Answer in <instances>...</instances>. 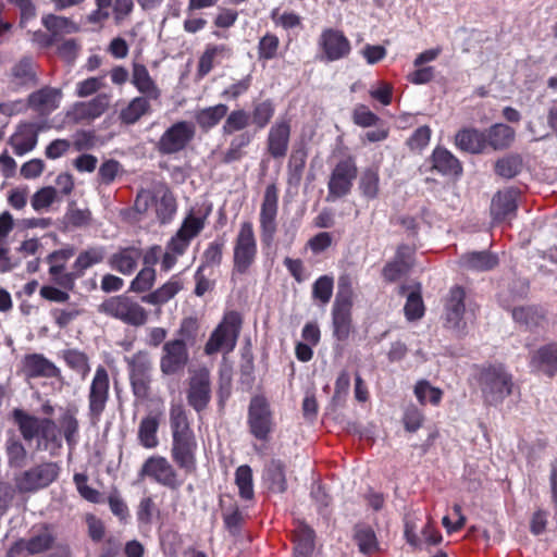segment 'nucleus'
Masks as SVG:
<instances>
[{
    "mask_svg": "<svg viewBox=\"0 0 557 557\" xmlns=\"http://www.w3.org/2000/svg\"><path fill=\"white\" fill-rule=\"evenodd\" d=\"M256 137V132L245 131L232 135L227 149L223 152L222 162L231 164L240 161L247 154V148Z\"/></svg>",
    "mask_w": 557,
    "mask_h": 557,
    "instance_id": "obj_34",
    "label": "nucleus"
},
{
    "mask_svg": "<svg viewBox=\"0 0 557 557\" xmlns=\"http://www.w3.org/2000/svg\"><path fill=\"white\" fill-rule=\"evenodd\" d=\"M466 290L461 286H453L445 300V327L453 330L458 336L466 334L463 321Z\"/></svg>",
    "mask_w": 557,
    "mask_h": 557,
    "instance_id": "obj_18",
    "label": "nucleus"
},
{
    "mask_svg": "<svg viewBox=\"0 0 557 557\" xmlns=\"http://www.w3.org/2000/svg\"><path fill=\"white\" fill-rule=\"evenodd\" d=\"M77 411L76 407H69L59 419L64 440L70 448H74L78 443L79 423L76 418Z\"/></svg>",
    "mask_w": 557,
    "mask_h": 557,
    "instance_id": "obj_51",
    "label": "nucleus"
},
{
    "mask_svg": "<svg viewBox=\"0 0 557 557\" xmlns=\"http://www.w3.org/2000/svg\"><path fill=\"white\" fill-rule=\"evenodd\" d=\"M132 84L141 96L158 100L161 96V90L152 79L146 65L141 63H133L132 67Z\"/></svg>",
    "mask_w": 557,
    "mask_h": 557,
    "instance_id": "obj_32",
    "label": "nucleus"
},
{
    "mask_svg": "<svg viewBox=\"0 0 557 557\" xmlns=\"http://www.w3.org/2000/svg\"><path fill=\"white\" fill-rule=\"evenodd\" d=\"M59 472L60 467L57 462H42L24 471L16 484L23 492H35L53 483L58 479Z\"/></svg>",
    "mask_w": 557,
    "mask_h": 557,
    "instance_id": "obj_17",
    "label": "nucleus"
},
{
    "mask_svg": "<svg viewBox=\"0 0 557 557\" xmlns=\"http://www.w3.org/2000/svg\"><path fill=\"white\" fill-rule=\"evenodd\" d=\"M61 358L69 369L85 380L90 373L89 357L77 348H67L61 351Z\"/></svg>",
    "mask_w": 557,
    "mask_h": 557,
    "instance_id": "obj_45",
    "label": "nucleus"
},
{
    "mask_svg": "<svg viewBox=\"0 0 557 557\" xmlns=\"http://www.w3.org/2000/svg\"><path fill=\"white\" fill-rule=\"evenodd\" d=\"M189 362L187 344L183 339H170L162 346L160 370L163 375L172 376L184 372Z\"/></svg>",
    "mask_w": 557,
    "mask_h": 557,
    "instance_id": "obj_16",
    "label": "nucleus"
},
{
    "mask_svg": "<svg viewBox=\"0 0 557 557\" xmlns=\"http://www.w3.org/2000/svg\"><path fill=\"white\" fill-rule=\"evenodd\" d=\"M227 111L228 107L225 103L210 106L197 111L195 121L202 132L208 133L225 120Z\"/></svg>",
    "mask_w": 557,
    "mask_h": 557,
    "instance_id": "obj_42",
    "label": "nucleus"
},
{
    "mask_svg": "<svg viewBox=\"0 0 557 557\" xmlns=\"http://www.w3.org/2000/svg\"><path fill=\"white\" fill-rule=\"evenodd\" d=\"M358 168L351 156L341 159L333 168L327 182L326 201H335L350 194Z\"/></svg>",
    "mask_w": 557,
    "mask_h": 557,
    "instance_id": "obj_11",
    "label": "nucleus"
},
{
    "mask_svg": "<svg viewBox=\"0 0 557 557\" xmlns=\"http://www.w3.org/2000/svg\"><path fill=\"white\" fill-rule=\"evenodd\" d=\"M405 537L407 543L414 549H423L428 546L438 545L443 540L440 530L431 520L426 521L420 535L417 533L414 523L407 520L405 524Z\"/></svg>",
    "mask_w": 557,
    "mask_h": 557,
    "instance_id": "obj_24",
    "label": "nucleus"
},
{
    "mask_svg": "<svg viewBox=\"0 0 557 557\" xmlns=\"http://www.w3.org/2000/svg\"><path fill=\"white\" fill-rule=\"evenodd\" d=\"M139 479L148 478L152 482L172 491L177 492L184 484V479L178 474L174 466L163 456L153 455L148 457L139 472Z\"/></svg>",
    "mask_w": 557,
    "mask_h": 557,
    "instance_id": "obj_7",
    "label": "nucleus"
},
{
    "mask_svg": "<svg viewBox=\"0 0 557 557\" xmlns=\"http://www.w3.org/2000/svg\"><path fill=\"white\" fill-rule=\"evenodd\" d=\"M21 373L25 379H57L62 380L61 370L45 355L39 352L26 354L21 360Z\"/></svg>",
    "mask_w": 557,
    "mask_h": 557,
    "instance_id": "obj_20",
    "label": "nucleus"
},
{
    "mask_svg": "<svg viewBox=\"0 0 557 557\" xmlns=\"http://www.w3.org/2000/svg\"><path fill=\"white\" fill-rule=\"evenodd\" d=\"M379 186H380V175L377 169H367L363 171L359 188L361 190V194L369 198L374 199L379 194Z\"/></svg>",
    "mask_w": 557,
    "mask_h": 557,
    "instance_id": "obj_62",
    "label": "nucleus"
},
{
    "mask_svg": "<svg viewBox=\"0 0 557 557\" xmlns=\"http://www.w3.org/2000/svg\"><path fill=\"white\" fill-rule=\"evenodd\" d=\"M294 557H311L314 550V531L306 525H299L293 534Z\"/></svg>",
    "mask_w": 557,
    "mask_h": 557,
    "instance_id": "obj_49",
    "label": "nucleus"
},
{
    "mask_svg": "<svg viewBox=\"0 0 557 557\" xmlns=\"http://www.w3.org/2000/svg\"><path fill=\"white\" fill-rule=\"evenodd\" d=\"M319 60L335 62L349 57L351 44L345 33L338 28H323L318 38Z\"/></svg>",
    "mask_w": 557,
    "mask_h": 557,
    "instance_id": "obj_14",
    "label": "nucleus"
},
{
    "mask_svg": "<svg viewBox=\"0 0 557 557\" xmlns=\"http://www.w3.org/2000/svg\"><path fill=\"white\" fill-rule=\"evenodd\" d=\"M276 111V106L273 99L267 98L259 101H253L251 106L250 120L253 132L264 129L273 120Z\"/></svg>",
    "mask_w": 557,
    "mask_h": 557,
    "instance_id": "obj_40",
    "label": "nucleus"
},
{
    "mask_svg": "<svg viewBox=\"0 0 557 557\" xmlns=\"http://www.w3.org/2000/svg\"><path fill=\"white\" fill-rule=\"evenodd\" d=\"M280 48V38L273 33H265L258 42L257 52L258 60L267 62L277 57Z\"/></svg>",
    "mask_w": 557,
    "mask_h": 557,
    "instance_id": "obj_60",
    "label": "nucleus"
},
{
    "mask_svg": "<svg viewBox=\"0 0 557 557\" xmlns=\"http://www.w3.org/2000/svg\"><path fill=\"white\" fill-rule=\"evenodd\" d=\"M170 428L172 432L171 458L185 475L197 471V440L191 429L186 409L182 404L170 408Z\"/></svg>",
    "mask_w": 557,
    "mask_h": 557,
    "instance_id": "obj_1",
    "label": "nucleus"
},
{
    "mask_svg": "<svg viewBox=\"0 0 557 557\" xmlns=\"http://www.w3.org/2000/svg\"><path fill=\"white\" fill-rule=\"evenodd\" d=\"M307 157L308 152L305 147H299L292 151L287 163L288 183L300 182L306 168Z\"/></svg>",
    "mask_w": 557,
    "mask_h": 557,
    "instance_id": "obj_58",
    "label": "nucleus"
},
{
    "mask_svg": "<svg viewBox=\"0 0 557 557\" xmlns=\"http://www.w3.org/2000/svg\"><path fill=\"white\" fill-rule=\"evenodd\" d=\"M257 255L258 246L253 224L250 221H244L234 240L233 275L247 274L256 262Z\"/></svg>",
    "mask_w": 557,
    "mask_h": 557,
    "instance_id": "obj_6",
    "label": "nucleus"
},
{
    "mask_svg": "<svg viewBox=\"0 0 557 557\" xmlns=\"http://www.w3.org/2000/svg\"><path fill=\"white\" fill-rule=\"evenodd\" d=\"M75 255V248L67 246L50 252L46 261L50 264L49 275L57 286L64 288L62 277L66 275L65 272L66 262Z\"/></svg>",
    "mask_w": 557,
    "mask_h": 557,
    "instance_id": "obj_35",
    "label": "nucleus"
},
{
    "mask_svg": "<svg viewBox=\"0 0 557 557\" xmlns=\"http://www.w3.org/2000/svg\"><path fill=\"white\" fill-rule=\"evenodd\" d=\"M157 278L156 270L152 267H144L131 282L129 290L136 294L149 292Z\"/></svg>",
    "mask_w": 557,
    "mask_h": 557,
    "instance_id": "obj_61",
    "label": "nucleus"
},
{
    "mask_svg": "<svg viewBox=\"0 0 557 557\" xmlns=\"http://www.w3.org/2000/svg\"><path fill=\"white\" fill-rule=\"evenodd\" d=\"M196 125L186 120L176 121L169 126L156 144L161 156H172L184 151L195 139Z\"/></svg>",
    "mask_w": 557,
    "mask_h": 557,
    "instance_id": "obj_9",
    "label": "nucleus"
},
{
    "mask_svg": "<svg viewBox=\"0 0 557 557\" xmlns=\"http://www.w3.org/2000/svg\"><path fill=\"white\" fill-rule=\"evenodd\" d=\"M104 256L106 250L103 247H89L81 251L72 265V271L62 277L64 289L74 290L76 280L83 277L89 268L101 263L104 260Z\"/></svg>",
    "mask_w": 557,
    "mask_h": 557,
    "instance_id": "obj_19",
    "label": "nucleus"
},
{
    "mask_svg": "<svg viewBox=\"0 0 557 557\" xmlns=\"http://www.w3.org/2000/svg\"><path fill=\"white\" fill-rule=\"evenodd\" d=\"M487 147L494 150H503L508 148L515 139V131L512 127L504 123L492 125L486 132Z\"/></svg>",
    "mask_w": 557,
    "mask_h": 557,
    "instance_id": "obj_46",
    "label": "nucleus"
},
{
    "mask_svg": "<svg viewBox=\"0 0 557 557\" xmlns=\"http://www.w3.org/2000/svg\"><path fill=\"white\" fill-rule=\"evenodd\" d=\"M100 313L120 320L131 326H143L149 319V312L136 299L125 294L111 296L98 307Z\"/></svg>",
    "mask_w": 557,
    "mask_h": 557,
    "instance_id": "obj_5",
    "label": "nucleus"
},
{
    "mask_svg": "<svg viewBox=\"0 0 557 557\" xmlns=\"http://www.w3.org/2000/svg\"><path fill=\"white\" fill-rule=\"evenodd\" d=\"M520 190L509 187L495 194L491 203V214L495 223L510 221L517 214Z\"/></svg>",
    "mask_w": 557,
    "mask_h": 557,
    "instance_id": "obj_22",
    "label": "nucleus"
},
{
    "mask_svg": "<svg viewBox=\"0 0 557 557\" xmlns=\"http://www.w3.org/2000/svg\"><path fill=\"white\" fill-rule=\"evenodd\" d=\"M247 424L249 432L259 441L267 442L273 431V413L263 395L251 397L248 406Z\"/></svg>",
    "mask_w": 557,
    "mask_h": 557,
    "instance_id": "obj_13",
    "label": "nucleus"
},
{
    "mask_svg": "<svg viewBox=\"0 0 557 557\" xmlns=\"http://www.w3.org/2000/svg\"><path fill=\"white\" fill-rule=\"evenodd\" d=\"M20 542L29 555H37L49 550L53 543L54 536L47 530L30 536L29 539H20Z\"/></svg>",
    "mask_w": 557,
    "mask_h": 557,
    "instance_id": "obj_57",
    "label": "nucleus"
},
{
    "mask_svg": "<svg viewBox=\"0 0 557 557\" xmlns=\"http://www.w3.org/2000/svg\"><path fill=\"white\" fill-rule=\"evenodd\" d=\"M224 246L225 243L223 238H216L209 243L203 251L202 261L199 267H203V269L208 267H219L222 263Z\"/></svg>",
    "mask_w": 557,
    "mask_h": 557,
    "instance_id": "obj_63",
    "label": "nucleus"
},
{
    "mask_svg": "<svg viewBox=\"0 0 557 557\" xmlns=\"http://www.w3.org/2000/svg\"><path fill=\"white\" fill-rule=\"evenodd\" d=\"M132 392L136 398L146 399L150 394L152 362L147 350L125 357Z\"/></svg>",
    "mask_w": 557,
    "mask_h": 557,
    "instance_id": "obj_10",
    "label": "nucleus"
},
{
    "mask_svg": "<svg viewBox=\"0 0 557 557\" xmlns=\"http://www.w3.org/2000/svg\"><path fill=\"white\" fill-rule=\"evenodd\" d=\"M476 381L487 405L496 406L512 392V375L502 363L478 368Z\"/></svg>",
    "mask_w": 557,
    "mask_h": 557,
    "instance_id": "obj_2",
    "label": "nucleus"
},
{
    "mask_svg": "<svg viewBox=\"0 0 557 557\" xmlns=\"http://www.w3.org/2000/svg\"><path fill=\"white\" fill-rule=\"evenodd\" d=\"M231 48L226 45H208L200 55L197 67V76L203 78L214 67V61L218 57H230Z\"/></svg>",
    "mask_w": 557,
    "mask_h": 557,
    "instance_id": "obj_50",
    "label": "nucleus"
},
{
    "mask_svg": "<svg viewBox=\"0 0 557 557\" xmlns=\"http://www.w3.org/2000/svg\"><path fill=\"white\" fill-rule=\"evenodd\" d=\"M162 419L161 410H151L144 417L138 426L137 437L141 446L145 448H154L159 444L157 436L159 425Z\"/></svg>",
    "mask_w": 557,
    "mask_h": 557,
    "instance_id": "obj_31",
    "label": "nucleus"
},
{
    "mask_svg": "<svg viewBox=\"0 0 557 557\" xmlns=\"http://www.w3.org/2000/svg\"><path fill=\"white\" fill-rule=\"evenodd\" d=\"M242 329V314L235 310L226 311L205 344V354L212 356L220 351L232 352L237 346Z\"/></svg>",
    "mask_w": 557,
    "mask_h": 557,
    "instance_id": "obj_4",
    "label": "nucleus"
},
{
    "mask_svg": "<svg viewBox=\"0 0 557 557\" xmlns=\"http://www.w3.org/2000/svg\"><path fill=\"white\" fill-rule=\"evenodd\" d=\"M334 280L332 276L322 275L318 277L312 285V297L326 305L333 295Z\"/></svg>",
    "mask_w": 557,
    "mask_h": 557,
    "instance_id": "obj_64",
    "label": "nucleus"
},
{
    "mask_svg": "<svg viewBox=\"0 0 557 557\" xmlns=\"http://www.w3.org/2000/svg\"><path fill=\"white\" fill-rule=\"evenodd\" d=\"M184 288L181 274L172 275L157 289L144 295L141 301L151 306H162L173 299Z\"/></svg>",
    "mask_w": 557,
    "mask_h": 557,
    "instance_id": "obj_27",
    "label": "nucleus"
},
{
    "mask_svg": "<svg viewBox=\"0 0 557 557\" xmlns=\"http://www.w3.org/2000/svg\"><path fill=\"white\" fill-rule=\"evenodd\" d=\"M110 399V376L104 366L99 364L90 381L87 394L88 419L97 425L107 409Z\"/></svg>",
    "mask_w": 557,
    "mask_h": 557,
    "instance_id": "obj_8",
    "label": "nucleus"
},
{
    "mask_svg": "<svg viewBox=\"0 0 557 557\" xmlns=\"http://www.w3.org/2000/svg\"><path fill=\"white\" fill-rule=\"evenodd\" d=\"M354 290L348 276H341L332 307V331L338 342H346L352 331Z\"/></svg>",
    "mask_w": 557,
    "mask_h": 557,
    "instance_id": "obj_3",
    "label": "nucleus"
},
{
    "mask_svg": "<svg viewBox=\"0 0 557 557\" xmlns=\"http://www.w3.org/2000/svg\"><path fill=\"white\" fill-rule=\"evenodd\" d=\"M156 215L160 224H169L177 210L176 198L172 190L164 186L163 193L159 199L156 198Z\"/></svg>",
    "mask_w": 557,
    "mask_h": 557,
    "instance_id": "obj_54",
    "label": "nucleus"
},
{
    "mask_svg": "<svg viewBox=\"0 0 557 557\" xmlns=\"http://www.w3.org/2000/svg\"><path fill=\"white\" fill-rule=\"evenodd\" d=\"M150 100L152 99L146 96H137L133 98L128 104L120 111V122L125 125H133L144 115L151 113Z\"/></svg>",
    "mask_w": 557,
    "mask_h": 557,
    "instance_id": "obj_41",
    "label": "nucleus"
},
{
    "mask_svg": "<svg viewBox=\"0 0 557 557\" xmlns=\"http://www.w3.org/2000/svg\"><path fill=\"white\" fill-rule=\"evenodd\" d=\"M11 416L23 440L26 442H32L38 435L45 441H58V436L54 433L53 420L49 418L39 419L21 408H14Z\"/></svg>",
    "mask_w": 557,
    "mask_h": 557,
    "instance_id": "obj_12",
    "label": "nucleus"
},
{
    "mask_svg": "<svg viewBox=\"0 0 557 557\" xmlns=\"http://www.w3.org/2000/svg\"><path fill=\"white\" fill-rule=\"evenodd\" d=\"M11 84L14 89L30 87L37 84V75L29 58L21 59L11 70Z\"/></svg>",
    "mask_w": 557,
    "mask_h": 557,
    "instance_id": "obj_44",
    "label": "nucleus"
},
{
    "mask_svg": "<svg viewBox=\"0 0 557 557\" xmlns=\"http://www.w3.org/2000/svg\"><path fill=\"white\" fill-rule=\"evenodd\" d=\"M61 92L59 89L46 86L28 96V107L40 114H49L59 107Z\"/></svg>",
    "mask_w": 557,
    "mask_h": 557,
    "instance_id": "obj_30",
    "label": "nucleus"
},
{
    "mask_svg": "<svg viewBox=\"0 0 557 557\" xmlns=\"http://www.w3.org/2000/svg\"><path fill=\"white\" fill-rule=\"evenodd\" d=\"M42 129L40 125L28 123L18 127L10 138V144L16 156H24L32 151L38 143V133Z\"/></svg>",
    "mask_w": 557,
    "mask_h": 557,
    "instance_id": "obj_28",
    "label": "nucleus"
},
{
    "mask_svg": "<svg viewBox=\"0 0 557 557\" xmlns=\"http://www.w3.org/2000/svg\"><path fill=\"white\" fill-rule=\"evenodd\" d=\"M456 146L466 152L478 154L485 150L487 140L485 132L476 128H462L455 137Z\"/></svg>",
    "mask_w": 557,
    "mask_h": 557,
    "instance_id": "obj_33",
    "label": "nucleus"
},
{
    "mask_svg": "<svg viewBox=\"0 0 557 557\" xmlns=\"http://www.w3.org/2000/svg\"><path fill=\"white\" fill-rule=\"evenodd\" d=\"M42 25L58 40L62 35L77 33L79 26L73 20L55 14H46L41 18Z\"/></svg>",
    "mask_w": 557,
    "mask_h": 557,
    "instance_id": "obj_52",
    "label": "nucleus"
},
{
    "mask_svg": "<svg viewBox=\"0 0 557 557\" xmlns=\"http://www.w3.org/2000/svg\"><path fill=\"white\" fill-rule=\"evenodd\" d=\"M354 540L363 554H371L379 549V542L374 530L367 524L358 523L355 527Z\"/></svg>",
    "mask_w": 557,
    "mask_h": 557,
    "instance_id": "obj_55",
    "label": "nucleus"
},
{
    "mask_svg": "<svg viewBox=\"0 0 557 557\" xmlns=\"http://www.w3.org/2000/svg\"><path fill=\"white\" fill-rule=\"evenodd\" d=\"M249 111H246L243 108L227 111V115L225 116L224 123L222 125V135L223 136H232L234 134H238L245 131H249L248 127L251 126Z\"/></svg>",
    "mask_w": 557,
    "mask_h": 557,
    "instance_id": "obj_48",
    "label": "nucleus"
},
{
    "mask_svg": "<svg viewBox=\"0 0 557 557\" xmlns=\"http://www.w3.org/2000/svg\"><path fill=\"white\" fill-rule=\"evenodd\" d=\"M431 160L433 170L443 176L458 177L462 174L461 162L446 148L436 147Z\"/></svg>",
    "mask_w": 557,
    "mask_h": 557,
    "instance_id": "obj_29",
    "label": "nucleus"
},
{
    "mask_svg": "<svg viewBox=\"0 0 557 557\" xmlns=\"http://www.w3.org/2000/svg\"><path fill=\"white\" fill-rule=\"evenodd\" d=\"M414 396L420 405L438 406L443 398V391L431 385L428 380H419L413 388Z\"/></svg>",
    "mask_w": 557,
    "mask_h": 557,
    "instance_id": "obj_56",
    "label": "nucleus"
},
{
    "mask_svg": "<svg viewBox=\"0 0 557 557\" xmlns=\"http://www.w3.org/2000/svg\"><path fill=\"white\" fill-rule=\"evenodd\" d=\"M4 453L9 468L22 469L27 465L28 453L22 440L14 432H9L7 435Z\"/></svg>",
    "mask_w": 557,
    "mask_h": 557,
    "instance_id": "obj_38",
    "label": "nucleus"
},
{
    "mask_svg": "<svg viewBox=\"0 0 557 557\" xmlns=\"http://www.w3.org/2000/svg\"><path fill=\"white\" fill-rule=\"evenodd\" d=\"M292 135V123L286 117L277 119L269 128L265 146L267 151L273 159L286 157Z\"/></svg>",
    "mask_w": 557,
    "mask_h": 557,
    "instance_id": "obj_21",
    "label": "nucleus"
},
{
    "mask_svg": "<svg viewBox=\"0 0 557 557\" xmlns=\"http://www.w3.org/2000/svg\"><path fill=\"white\" fill-rule=\"evenodd\" d=\"M530 368L553 377L557 373V342L534 350L530 356Z\"/></svg>",
    "mask_w": 557,
    "mask_h": 557,
    "instance_id": "obj_26",
    "label": "nucleus"
},
{
    "mask_svg": "<svg viewBox=\"0 0 557 557\" xmlns=\"http://www.w3.org/2000/svg\"><path fill=\"white\" fill-rule=\"evenodd\" d=\"M235 484L240 498L251 500L255 496L252 470L250 466H239L235 471Z\"/></svg>",
    "mask_w": 557,
    "mask_h": 557,
    "instance_id": "obj_59",
    "label": "nucleus"
},
{
    "mask_svg": "<svg viewBox=\"0 0 557 557\" xmlns=\"http://www.w3.org/2000/svg\"><path fill=\"white\" fill-rule=\"evenodd\" d=\"M414 250L408 245L398 247L395 259L385 264V278L395 281L405 275L413 262Z\"/></svg>",
    "mask_w": 557,
    "mask_h": 557,
    "instance_id": "obj_36",
    "label": "nucleus"
},
{
    "mask_svg": "<svg viewBox=\"0 0 557 557\" xmlns=\"http://www.w3.org/2000/svg\"><path fill=\"white\" fill-rule=\"evenodd\" d=\"M513 320L527 330L541 326L545 319L544 310L535 306L517 307L511 310Z\"/></svg>",
    "mask_w": 557,
    "mask_h": 557,
    "instance_id": "obj_53",
    "label": "nucleus"
},
{
    "mask_svg": "<svg viewBox=\"0 0 557 557\" xmlns=\"http://www.w3.org/2000/svg\"><path fill=\"white\" fill-rule=\"evenodd\" d=\"M139 258L140 251L128 247L113 253L109 259V265L123 275H131L136 270Z\"/></svg>",
    "mask_w": 557,
    "mask_h": 557,
    "instance_id": "obj_43",
    "label": "nucleus"
},
{
    "mask_svg": "<svg viewBox=\"0 0 557 557\" xmlns=\"http://www.w3.org/2000/svg\"><path fill=\"white\" fill-rule=\"evenodd\" d=\"M498 256L487 250L467 252L460 258V264L463 268L476 272L491 271L498 265Z\"/></svg>",
    "mask_w": 557,
    "mask_h": 557,
    "instance_id": "obj_37",
    "label": "nucleus"
},
{
    "mask_svg": "<svg viewBox=\"0 0 557 557\" xmlns=\"http://www.w3.org/2000/svg\"><path fill=\"white\" fill-rule=\"evenodd\" d=\"M398 294L406 297V304L404 307L406 319L408 321L420 320L425 312L421 284L412 282L410 284L400 285Z\"/></svg>",
    "mask_w": 557,
    "mask_h": 557,
    "instance_id": "obj_25",
    "label": "nucleus"
},
{
    "mask_svg": "<svg viewBox=\"0 0 557 557\" xmlns=\"http://www.w3.org/2000/svg\"><path fill=\"white\" fill-rule=\"evenodd\" d=\"M278 211V188L275 183L265 187L260 208V233L261 239L270 244L277 230L276 216Z\"/></svg>",
    "mask_w": 557,
    "mask_h": 557,
    "instance_id": "obj_15",
    "label": "nucleus"
},
{
    "mask_svg": "<svg viewBox=\"0 0 557 557\" xmlns=\"http://www.w3.org/2000/svg\"><path fill=\"white\" fill-rule=\"evenodd\" d=\"M211 400V381L209 371H198L189 382L187 403L197 412L203 411Z\"/></svg>",
    "mask_w": 557,
    "mask_h": 557,
    "instance_id": "obj_23",
    "label": "nucleus"
},
{
    "mask_svg": "<svg viewBox=\"0 0 557 557\" xmlns=\"http://www.w3.org/2000/svg\"><path fill=\"white\" fill-rule=\"evenodd\" d=\"M286 466L280 459H272L264 470V479L269 490L274 493H284L287 490Z\"/></svg>",
    "mask_w": 557,
    "mask_h": 557,
    "instance_id": "obj_47",
    "label": "nucleus"
},
{
    "mask_svg": "<svg viewBox=\"0 0 557 557\" xmlns=\"http://www.w3.org/2000/svg\"><path fill=\"white\" fill-rule=\"evenodd\" d=\"M110 104V96L98 94L89 101L76 103L74 114L77 120H95L101 116Z\"/></svg>",
    "mask_w": 557,
    "mask_h": 557,
    "instance_id": "obj_39",
    "label": "nucleus"
}]
</instances>
